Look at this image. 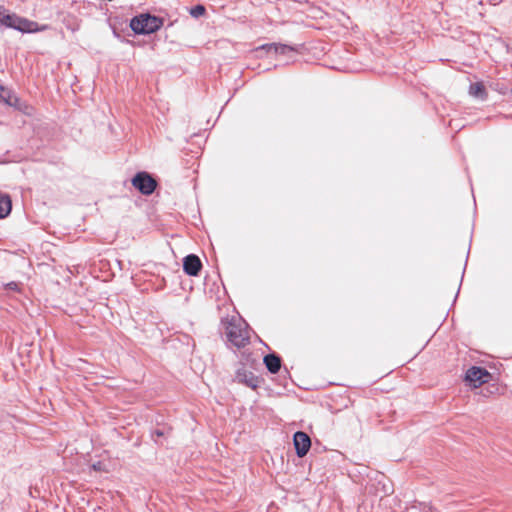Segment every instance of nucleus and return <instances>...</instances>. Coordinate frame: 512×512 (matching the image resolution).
<instances>
[{
	"instance_id": "nucleus-1",
	"label": "nucleus",
	"mask_w": 512,
	"mask_h": 512,
	"mask_svg": "<svg viewBox=\"0 0 512 512\" xmlns=\"http://www.w3.org/2000/svg\"><path fill=\"white\" fill-rule=\"evenodd\" d=\"M164 25V19L150 13H140L130 19L129 26L137 35H150Z\"/></svg>"
},
{
	"instance_id": "nucleus-7",
	"label": "nucleus",
	"mask_w": 512,
	"mask_h": 512,
	"mask_svg": "<svg viewBox=\"0 0 512 512\" xmlns=\"http://www.w3.org/2000/svg\"><path fill=\"white\" fill-rule=\"evenodd\" d=\"M293 443L298 457L306 456L311 447V439L305 432L298 431L293 436Z\"/></svg>"
},
{
	"instance_id": "nucleus-18",
	"label": "nucleus",
	"mask_w": 512,
	"mask_h": 512,
	"mask_svg": "<svg viewBox=\"0 0 512 512\" xmlns=\"http://www.w3.org/2000/svg\"><path fill=\"white\" fill-rule=\"evenodd\" d=\"M92 468L95 470V471H106L104 468H103V464L101 462H97L95 464L92 465Z\"/></svg>"
},
{
	"instance_id": "nucleus-17",
	"label": "nucleus",
	"mask_w": 512,
	"mask_h": 512,
	"mask_svg": "<svg viewBox=\"0 0 512 512\" xmlns=\"http://www.w3.org/2000/svg\"><path fill=\"white\" fill-rule=\"evenodd\" d=\"M4 289L7 291L21 292V283L16 281L8 282L4 285Z\"/></svg>"
},
{
	"instance_id": "nucleus-9",
	"label": "nucleus",
	"mask_w": 512,
	"mask_h": 512,
	"mask_svg": "<svg viewBox=\"0 0 512 512\" xmlns=\"http://www.w3.org/2000/svg\"><path fill=\"white\" fill-rule=\"evenodd\" d=\"M13 18L11 29L17 30L21 33H33L39 30L37 22L18 16L15 13L13 14Z\"/></svg>"
},
{
	"instance_id": "nucleus-3",
	"label": "nucleus",
	"mask_w": 512,
	"mask_h": 512,
	"mask_svg": "<svg viewBox=\"0 0 512 512\" xmlns=\"http://www.w3.org/2000/svg\"><path fill=\"white\" fill-rule=\"evenodd\" d=\"M131 182L135 189L146 196L153 194L157 187L156 180L146 171L137 172Z\"/></svg>"
},
{
	"instance_id": "nucleus-12",
	"label": "nucleus",
	"mask_w": 512,
	"mask_h": 512,
	"mask_svg": "<svg viewBox=\"0 0 512 512\" xmlns=\"http://www.w3.org/2000/svg\"><path fill=\"white\" fill-rule=\"evenodd\" d=\"M12 200L9 194L0 193V219H4L11 213Z\"/></svg>"
},
{
	"instance_id": "nucleus-15",
	"label": "nucleus",
	"mask_w": 512,
	"mask_h": 512,
	"mask_svg": "<svg viewBox=\"0 0 512 512\" xmlns=\"http://www.w3.org/2000/svg\"><path fill=\"white\" fill-rule=\"evenodd\" d=\"M13 14L8 12V10L5 9L4 6H0V25L11 28L12 21H13Z\"/></svg>"
},
{
	"instance_id": "nucleus-10",
	"label": "nucleus",
	"mask_w": 512,
	"mask_h": 512,
	"mask_svg": "<svg viewBox=\"0 0 512 512\" xmlns=\"http://www.w3.org/2000/svg\"><path fill=\"white\" fill-rule=\"evenodd\" d=\"M263 363L271 374H277L281 369L282 359L277 353L272 352L264 356Z\"/></svg>"
},
{
	"instance_id": "nucleus-11",
	"label": "nucleus",
	"mask_w": 512,
	"mask_h": 512,
	"mask_svg": "<svg viewBox=\"0 0 512 512\" xmlns=\"http://www.w3.org/2000/svg\"><path fill=\"white\" fill-rule=\"evenodd\" d=\"M236 377L239 380V382H242L253 389L257 388L260 383V379L258 377H256L252 372L247 371L244 368L237 370Z\"/></svg>"
},
{
	"instance_id": "nucleus-4",
	"label": "nucleus",
	"mask_w": 512,
	"mask_h": 512,
	"mask_svg": "<svg viewBox=\"0 0 512 512\" xmlns=\"http://www.w3.org/2000/svg\"><path fill=\"white\" fill-rule=\"evenodd\" d=\"M491 378V374L484 367L472 366L466 373L464 380L472 387H480L482 384L487 383Z\"/></svg>"
},
{
	"instance_id": "nucleus-14",
	"label": "nucleus",
	"mask_w": 512,
	"mask_h": 512,
	"mask_svg": "<svg viewBox=\"0 0 512 512\" xmlns=\"http://www.w3.org/2000/svg\"><path fill=\"white\" fill-rule=\"evenodd\" d=\"M0 97L9 106L15 107L19 101L18 97L8 88L0 86Z\"/></svg>"
},
{
	"instance_id": "nucleus-16",
	"label": "nucleus",
	"mask_w": 512,
	"mask_h": 512,
	"mask_svg": "<svg viewBox=\"0 0 512 512\" xmlns=\"http://www.w3.org/2000/svg\"><path fill=\"white\" fill-rule=\"evenodd\" d=\"M189 13L192 17L199 18L206 13V8L202 4H197L190 8Z\"/></svg>"
},
{
	"instance_id": "nucleus-8",
	"label": "nucleus",
	"mask_w": 512,
	"mask_h": 512,
	"mask_svg": "<svg viewBox=\"0 0 512 512\" xmlns=\"http://www.w3.org/2000/svg\"><path fill=\"white\" fill-rule=\"evenodd\" d=\"M13 18L11 29L17 30L21 33H33L39 30L37 22L18 16L15 13L13 14Z\"/></svg>"
},
{
	"instance_id": "nucleus-5",
	"label": "nucleus",
	"mask_w": 512,
	"mask_h": 512,
	"mask_svg": "<svg viewBox=\"0 0 512 512\" xmlns=\"http://www.w3.org/2000/svg\"><path fill=\"white\" fill-rule=\"evenodd\" d=\"M302 45H288L282 43H267L256 48L257 52L265 51L268 55L289 56L291 53H298Z\"/></svg>"
},
{
	"instance_id": "nucleus-20",
	"label": "nucleus",
	"mask_w": 512,
	"mask_h": 512,
	"mask_svg": "<svg viewBox=\"0 0 512 512\" xmlns=\"http://www.w3.org/2000/svg\"><path fill=\"white\" fill-rule=\"evenodd\" d=\"M2 163H6V161L0 159V164H2Z\"/></svg>"
},
{
	"instance_id": "nucleus-6",
	"label": "nucleus",
	"mask_w": 512,
	"mask_h": 512,
	"mask_svg": "<svg viewBox=\"0 0 512 512\" xmlns=\"http://www.w3.org/2000/svg\"><path fill=\"white\" fill-rule=\"evenodd\" d=\"M183 271L188 276H198L202 270V262L196 254H188L183 258Z\"/></svg>"
},
{
	"instance_id": "nucleus-2",
	"label": "nucleus",
	"mask_w": 512,
	"mask_h": 512,
	"mask_svg": "<svg viewBox=\"0 0 512 512\" xmlns=\"http://www.w3.org/2000/svg\"><path fill=\"white\" fill-rule=\"evenodd\" d=\"M226 337L228 342L235 347H245L250 342L248 324L244 323V327H242L241 323L230 321L226 327Z\"/></svg>"
},
{
	"instance_id": "nucleus-13",
	"label": "nucleus",
	"mask_w": 512,
	"mask_h": 512,
	"mask_svg": "<svg viewBox=\"0 0 512 512\" xmlns=\"http://www.w3.org/2000/svg\"><path fill=\"white\" fill-rule=\"evenodd\" d=\"M469 93L475 98L484 100L487 98V90L482 82L471 83L469 87Z\"/></svg>"
},
{
	"instance_id": "nucleus-19",
	"label": "nucleus",
	"mask_w": 512,
	"mask_h": 512,
	"mask_svg": "<svg viewBox=\"0 0 512 512\" xmlns=\"http://www.w3.org/2000/svg\"><path fill=\"white\" fill-rule=\"evenodd\" d=\"M155 435H157L158 437L162 436L163 435V432L160 431V430H156L155 432Z\"/></svg>"
}]
</instances>
